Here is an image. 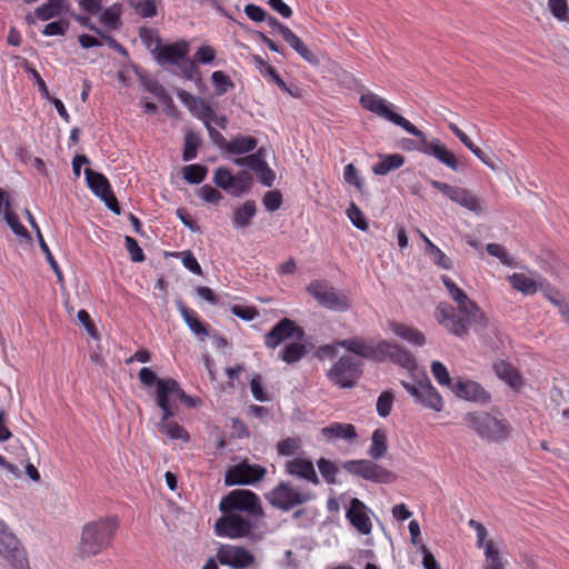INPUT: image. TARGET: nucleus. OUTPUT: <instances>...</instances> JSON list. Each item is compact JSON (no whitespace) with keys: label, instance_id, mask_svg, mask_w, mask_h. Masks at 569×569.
Instances as JSON below:
<instances>
[{"label":"nucleus","instance_id":"nucleus-1","mask_svg":"<svg viewBox=\"0 0 569 569\" xmlns=\"http://www.w3.org/2000/svg\"><path fill=\"white\" fill-rule=\"evenodd\" d=\"M359 102L365 110L370 111L376 116L392 122L396 126H399L408 133L417 137L419 139V144L417 147L418 151L427 156L435 157L439 162L446 164L453 171L458 170V161L455 154L443 143H441L440 140H428L421 130H419L405 117L395 112L393 108L396 107L385 98L368 91L360 96Z\"/></svg>","mask_w":569,"mask_h":569},{"label":"nucleus","instance_id":"nucleus-2","mask_svg":"<svg viewBox=\"0 0 569 569\" xmlns=\"http://www.w3.org/2000/svg\"><path fill=\"white\" fill-rule=\"evenodd\" d=\"M441 281L457 303V310L448 302H440L436 308L435 317L447 331L457 337H465L469 333L470 326L481 322L483 313L450 277L443 274Z\"/></svg>","mask_w":569,"mask_h":569},{"label":"nucleus","instance_id":"nucleus-3","mask_svg":"<svg viewBox=\"0 0 569 569\" xmlns=\"http://www.w3.org/2000/svg\"><path fill=\"white\" fill-rule=\"evenodd\" d=\"M139 380L146 388L152 386L154 389L156 405L160 409H166V415H176L178 410L177 400L184 403L188 408H194L200 402L199 398L191 397L180 387L179 382L173 378H159L157 373L148 367H143L139 371Z\"/></svg>","mask_w":569,"mask_h":569},{"label":"nucleus","instance_id":"nucleus-4","mask_svg":"<svg viewBox=\"0 0 569 569\" xmlns=\"http://www.w3.org/2000/svg\"><path fill=\"white\" fill-rule=\"evenodd\" d=\"M119 522L116 517L100 518L82 528L79 552L82 557H93L107 550L117 533Z\"/></svg>","mask_w":569,"mask_h":569},{"label":"nucleus","instance_id":"nucleus-5","mask_svg":"<svg viewBox=\"0 0 569 569\" xmlns=\"http://www.w3.org/2000/svg\"><path fill=\"white\" fill-rule=\"evenodd\" d=\"M467 426L482 440L501 443L512 433V426L500 412L472 411L463 417Z\"/></svg>","mask_w":569,"mask_h":569},{"label":"nucleus","instance_id":"nucleus-6","mask_svg":"<svg viewBox=\"0 0 569 569\" xmlns=\"http://www.w3.org/2000/svg\"><path fill=\"white\" fill-rule=\"evenodd\" d=\"M307 292L313 297L319 305L327 309L339 312H345L350 309L349 297L346 293L336 290V288L327 280H312L307 286Z\"/></svg>","mask_w":569,"mask_h":569},{"label":"nucleus","instance_id":"nucleus-7","mask_svg":"<svg viewBox=\"0 0 569 569\" xmlns=\"http://www.w3.org/2000/svg\"><path fill=\"white\" fill-rule=\"evenodd\" d=\"M223 513L246 512L251 517H259L263 513L259 497L246 489H236L224 496L219 505Z\"/></svg>","mask_w":569,"mask_h":569},{"label":"nucleus","instance_id":"nucleus-8","mask_svg":"<svg viewBox=\"0 0 569 569\" xmlns=\"http://www.w3.org/2000/svg\"><path fill=\"white\" fill-rule=\"evenodd\" d=\"M362 375V362L350 356L340 357L328 370V379L341 389L352 388Z\"/></svg>","mask_w":569,"mask_h":569},{"label":"nucleus","instance_id":"nucleus-9","mask_svg":"<svg viewBox=\"0 0 569 569\" xmlns=\"http://www.w3.org/2000/svg\"><path fill=\"white\" fill-rule=\"evenodd\" d=\"M267 499L277 509L289 511L313 499V495L302 491L289 482H280L268 493Z\"/></svg>","mask_w":569,"mask_h":569},{"label":"nucleus","instance_id":"nucleus-10","mask_svg":"<svg viewBox=\"0 0 569 569\" xmlns=\"http://www.w3.org/2000/svg\"><path fill=\"white\" fill-rule=\"evenodd\" d=\"M0 556L11 569H31L24 548L4 523L0 525Z\"/></svg>","mask_w":569,"mask_h":569},{"label":"nucleus","instance_id":"nucleus-11","mask_svg":"<svg viewBox=\"0 0 569 569\" xmlns=\"http://www.w3.org/2000/svg\"><path fill=\"white\" fill-rule=\"evenodd\" d=\"M342 468L352 476L376 483H391L396 480L395 473L372 460H348L342 463Z\"/></svg>","mask_w":569,"mask_h":569},{"label":"nucleus","instance_id":"nucleus-12","mask_svg":"<svg viewBox=\"0 0 569 569\" xmlns=\"http://www.w3.org/2000/svg\"><path fill=\"white\" fill-rule=\"evenodd\" d=\"M84 176L91 191L99 197L113 213L120 214V204L106 176L90 168L84 169Z\"/></svg>","mask_w":569,"mask_h":569},{"label":"nucleus","instance_id":"nucleus-13","mask_svg":"<svg viewBox=\"0 0 569 569\" xmlns=\"http://www.w3.org/2000/svg\"><path fill=\"white\" fill-rule=\"evenodd\" d=\"M217 561L232 569H247L254 565L256 558L251 551L242 546L222 545L216 553Z\"/></svg>","mask_w":569,"mask_h":569},{"label":"nucleus","instance_id":"nucleus-14","mask_svg":"<svg viewBox=\"0 0 569 569\" xmlns=\"http://www.w3.org/2000/svg\"><path fill=\"white\" fill-rule=\"evenodd\" d=\"M253 523L237 513H224L214 525V531L220 537L239 539L250 535Z\"/></svg>","mask_w":569,"mask_h":569},{"label":"nucleus","instance_id":"nucleus-15","mask_svg":"<svg viewBox=\"0 0 569 569\" xmlns=\"http://www.w3.org/2000/svg\"><path fill=\"white\" fill-rule=\"evenodd\" d=\"M402 387L416 399L427 408L440 411L443 407V401L436 388L430 383L427 377L419 380L417 385L401 381Z\"/></svg>","mask_w":569,"mask_h":569},{"label":"nucleus","instance_id":"nucleus-16","mask_svg":"<svg viewBox=\"0 0 569 569\" xmlns=\"http://www.w3.org/2000/svg\"><path fill=\"white\" fill-rule=\"evenodd\" d=\"M430 184L440 191L442 194L448 197L451 201L460 204L461 207L475 212H482V206L480 200L472 194L468 189L450 186L446 182H441L438 180H430Z\"/></svg>","mask_w":569,"mask_h":569},{"label":"nucleus","instance_id":"nucleus-17","mask_svg":"<svg viewBox=\"0 0 569 569\" xmlns=\"http://www.w3.org/2000/svg\"><path fill=\"white\" fill-rule=\"evenodd\" d=\"M268 24L276 29L282 39L308 63L318 66L319 58L305 44V42L286 24L272 16L267 17Z\"/></svg>","mask_w":569,"mask_h":569},{"label":"nucleus","instance_id":"nucleus-18","mask_svg":"<svg viewBox=\"0 0 569 569\" xmlns=\"http://www.w3.org/2000/svg\"><path fill=\"white\" fill-rule=\"evenodd\" d=\"M305 330L289 318H282L264 336V346L268 349H276L283 341L290 338L302 340Z\"/></svg>","mask_w":569,"mask_h":569},{"label":"nucleus","instance_id":"nucleus-19","mask_svg":"<svg viewBox=\"0 0 569 569\" xmlns=\"http://www.w3.org/2000/svg\"><path fill=\"white\" fill-rule=\"evenodd\" d=\"M386 359H389L410 372L418 368L416 358L409 350L386 340H381L378 342L377 361H383Z\"/></svg>","mask_w":569,"mask_h":569},{"label":"nucleus","instance_id":"nucleus-20","mask_svg":"<svg viewBox=\"0 0 569 569\" xmlns=\"http://www.w3.org/2000/svg\"><path fill=\"white\" fill-rule=\"evenodd\" d=\"M266 475V469L258 465L242 462L230 467L224 476L227 486L250 485L260 481Z\"/></svg>","mask_w":569,"mask_h":569},{"label":"nucleus","instance_id":"nucleus-21","mask_svg":"<svg viewBox=\"0 0 569 569\" xmlns=\"http://www.w3.org/2000/svg\"><path fill=\"white\" fill-rule=\"evenodd\" d=\"M157 62L161 66H176L182 58L189 53V43L184 40L176 41L171 44H163L159 37H156V46L151 49Z\"/></svg>","mask_w":569,"mask_h":569},{"label":"nucleus","instance_id":"nucleus-22","mask_svg":"<svg viewBox=\"0 0 569 569\" xmlns=\"http://www.w3.org/2000/svg\"><path fill=\"white\" fill-rule=\"evenodd\" d=\"M453 393L467 401H473L479 403H487L490 401V395L485 390V388L473 381L468 379H459L452 386Z\"/></svg>","mask_w":569,"mask_h":569},{"label":"nucleus","instance_id":"nucleus-23","mask_svg":"<svg viewBox=\"0 0 569 569\" xmlns=\"http://www.w3.org/2000/svg\"><path fill=\"white\" fill-rule=\"evenodd\" d=\"M177 97L190 113L201 120L203 124L210 121V117L213 116V109L202 98L196 97L183 89L177 91Z\"/></svg>","mask_w":569,"mask_h":569},{"label":"nucleus","instance_id":"nucleus-24","mask_svg":"<svg viewBox=\"0 0 569 569\" xmlns=\"http://www.w3.org/2000/svg\"><path fill=\"white\" fill-rule=\"evenodd\" d=\"M284 471L289 476L303 479L312 485L320 483L312 461L307 458L296 457L288 460L284 465Z\"/></svg>","mask_w":569,"mask_h":569},{"label":"nucleus","instance_id":"nucleus-25","mask_svg":"<svg viewBox=\"0 0 569 569\" xmlns=\"http://www.w3.org/2000/svg\"><path fill=\"white\" fill-rule=\"evenodd\" d=\"M346 517L361 535H369L371 532L372 523L367 513V507L358 498L350 500Z\"/></svg>","mask_w":569,"mask_h":569},{"label":"nucleus","instance_id":"nucleus-26","mask_svg":"<svg viewBox=\"0 0 569 569\" xmlns=\"http://www.w3.org/2000/svg\"><path fill=\"white\" fill-rule=\"evenodd\" d=\"M320 435L323 440L329 443L338 440L352 442L358 437L356 427L351 423L345 422H331L330 425L321 428Z\"/></svg>","mask_w":569,"mask_h":569},{"label":"nucleus","instance_id":"nucleus-27","mask_svg":"<svg viewBox=\"0 0 569 569\" xmlns=\"http://www.w3.org/2000/svg\"><path fill=\"white\" fill-rule=\"evenodd\" d=\"M540 279L536 271H529V273L515 272L507 277L511 287L525 296H532L539 290Z\"/></svg>","mask_w":569,"mask_h":569},{"label":"nucleus","instance_id":"nucleus-28","mask_svg":"<svg viewBox=\"0 0 569 569\" xmlns=\"http://www.w3.org/2000/svg\"><path fill=\"white\" fill-rule=\"evenodd\" d=\"M339 347L361 358L377 361L378 343L372 345L361 337H353L338 341Z\"/></svg>","mask_w":569,"mask_h":569},{"label":"nucleus","instance_id":"nucleus-29","mask_svg":"<svg viewBox=\"0 0 569 569\" xmlns=\"http://www.w3.org/2000/svg\"><path fill=\"white\" fill-rule=\"evenodd\" d=\"M160 410L161 419L158 422L159 432L171 440H182L188 442L190 440L189 432L177 421L172 420L176 415H166V409Z\"/></svg>","mask_w":569,"mask_h":569},{"label":"nucleus","instance_id":"nucleus-30","mask_svg":"<svg viewBox=\"0 0 569 569\" xmlns=\"http://www.w3.org/2000/svg\"><path fill=\"white\" fill-rule=\"evenodd\" d=\"M390 329L396 336L410 342L413 346L421 347L426 343L425 335L413 327H409L400 322H391Z\"/></svg>","mask_w":569,"mask_h":569},{"label":"nucleus","instance_id":"nucleus-31","mask_svg":"<svg viewBox=\"0 0 569 569\" xmlns=\"http://www.w3.org/2000/svg\"><path fill=\"white\" fill-rule=\"evenodd\" d=\"M257 206L253 200H247L242 206L233 209L232 224L237 229H243L248 227L256 216Z\"/></svg>","mask_w":569,"mask_h":569},{"label":"nucleus","instance_id":"nucleus-32","mask_svg":"<svg viewBox=\"0 0 569 569\" xmlns=\"http://www.w3.org/2000/svg\"><path fill=\"white\" fill-rule=\"evenodd\" d=\"M258 140L251 136H234L226 144V151L230 154H243L253 151Z\"/></svg>","mask_w":569,"mask_h":569},{"label":"nucleus","instance_id":"nucleus-33","mask_svg":"<svg viewBox=\"0 0 569 569\" xmlns=\"http://www.w3.org/2000/svg\"><path fill=\"white\" fill-rule=\"evenodd\" d=\"M178 310L189 329L194 335L208 336L207 325L199 319L198 313L193 309L188 308L184 303L181 302L178 305Z\"/></svg>","mask_w":569,"mask_h":569},{"label":"nucleus","instance_id":"nucleus-34","mask_svg":"<svg viewBox=\"0 0 569 569\" xmlns=\"http://www.w3.org/2000/svg\"><path fill=\"white\" fill-rule=\"evenodd\" d=\"M497 376L507 382L510 387L517 389L522 385V379L519 372L510 363L500 360L493 365Z\"/></svg>","mask_w":569,"mask_h":569},{"label":"nucleus","instance_id":"nucleus-35","mask_svg":"<svg viewBox=\"0 0 569 569\" xmlns=\"http://www.w3.org/2000/svg\"><path fill=\"white\" fill-rule=\"evenodd\" d=\"M308 352V349L301 340H297L286 345L279 352V359L288 365L300 361Z\"/></svg>","mask_w":569,"mask_h":569},{"label":"nucleus","instance_id":"nucleus-36","mask_svg":"<svg viewBox=\"0 0 569 569\" xmlns=\"http://www.w3.org/2000/svg\"><path fill=\"white\" fill-rule=\"evenodd\" d=\"M405 163V157L399 153L388 154L372 167V171L378 176H386L390 171L399 169Z\"/></svg>","mask_w":569,"mask_h":569},{"label":"nucleus","instance_id":"nucleus-37","mask_svg":"<svg viewBox=\"0 0 569 569\" xmlns=\"http://www.w3.org/2000/svg\"><path fill=\"white\" fill-rule=\"evenodd\" d=\"M371 440L372 442L369 449V456L375 460L381 459L386 455L388 449L387 436L385 430L376 429L372 432Z\"/></svg>","mask_w":569,"mask_h":569},{"label":"nucleus","instance_id":"nucleus-38","mask_svg":"<svg viewBox=\"0 0 569 569\" xmlns=\"http://www.w3.org/2000/svg\"><path fill=\"white\" fill-rule=\"evenodd\" d=\"M4 220L7 221L10 229L19 237L29 238L28 230L19 221V217L11 209V202L6 201V210L3 212Z\"/></svg>","mask_w":569,"mask_h":569},{"label":"nucleus","instance_id":"nucleus-39","mask_svg":"<svg viewBox=\"0 0 569 569\" xmlns=\"http://www.w3.org/2000/svg\"><path fill=\"white\" fill-rule=\"evenodd\" d=\"M425 253L439 268L443 270H451L453 268V261L435 243H430L429 249Z\"/></svg>","mask_w":569,"mask_h":569},{"label":"nucleus","instance_id":"nucleus-40","mask_svg":"<svg viewBox=\"0 0 569 569\" xmlns=\"http://www.w3.org/2000/svg\"><path fill=\"white\" fill-rule=\"evenodd\" d=\"M233 178L234 180L232 181L230 190L231 194L238 197L250 190L252 186V177L248 171L242 170L238 172L236 176H233Z\"/></svg>","mask_w":569,"mask_h":569},{"label":"nucleus","instance_id":"nucleus-41","mask_svg":"<svg viewBox=\"0 0 569 569\" xmlns=\"http://www.w3.org/2000/svg\"><path fill=\"white\" fill-rule=\"evenodd\" d=\"M211 80L217 96H222L234 87L230 77L223 71L212 72Z\"/></svg>","mask_w":569,"mask_h":569},{"label":"nucleus","instance_id":"nucleus-42","mask_svg":"<svg viewBox=\"0 0 569 569\" xmlns=\"http://www.w3.org/2000/svg\"><path fill=\"white\" fill-rule=\"evenodd\" d=\"M207 172V168L202 164H189L183 168V178L189 183L198 184L204 180Z\"/></svg>","mask_w":569,"mask_h":569},{"label":"nucleus","instance_id":"nucleus-43","mask_svg":"<svg viewBox=\"0 0 569 569\" xmlns=\"http://www.w3.org/2000/svg\"><path fill=\"white\" fill-rule=\"evenodd\" d=\"M200 138L198 134L189 131L184 136V144H183V152H182V159L184 161L193 160L197 157V150L200 146Z\"/></svg>","mask_w":569,"mask_h":569},{"label":"nucleus","instance_id":"nucleus-44","mask_svg":"<svg viewBox=\"0 0 569 569\" xmlns=\"http://www.w3.org/2000/svg\"><path fill=\"white\" fill-rule=\"evenodd\" d=\"M38 240H39V246H40L41 251L44 253L48 263L50 264L51 269L53 270V272L57 276L58 282L62 283L63 282V273H62L57 260L54 259L53 254L51 253L49 246L44 241L43 236L41 234L40 230H38Z\"/></svg>","mask_w":569,"mask_h":569},{"label":"nucleus","instance_id":"nucleus-45","mask_svg":"<svg viewBox=\"0 0 569 569\" xmlns=\"http://www.w3.org/2000/svg\"><path fill=\"white\" fill-rule=\"evenodd\" d=\"M317 466L322 478L328 485H335L337 482L336 476L338 473V468L332 461L326 458H320L317 461Z\"/></svg>","mask_w":569,"mask_h":569},{"label":"nucleus","instance_id":"nucleus-46","mask_svg":"<svg viewBox=\"0 0 569 569\" xmlns=\"http://www.w3.org/2000/svg\"><path fill=\"white\" fill-rule=\"evenodd\" d=\"M176 66L179 68L180 74L187 80H196L200 77L196 61L188 58V56L182 58Z\"/></svg>","mask_w":569,"mask_h":569},{"label":"nucleus","instance_id":"nucleus-47","mask_svg":"<svg viewBox=\"0 0 569 569\" xmlns=\"http://www.w3.org/2000/svg\"><path fill=\"white\" fill-rule=\"evenodd\" d=\"M62 12L66 10L47 1L34 10V16L41 21H48L61 16Z\"/></svg>","mask_w":569,"mask_h":569},{"label":"nucleus","instance_id":"nucleus-48","mask_svg":"<svg viewBox=\"0 0 569 569\" xmlns=\"http://www.w3.org/2000/svg\"><path fill=\"white\" fill-rule=\"evenodd\" d=\"M539 291H541L543 297L553 306H557L563 299L560 291L547 279L539 280Z\"/></svg>","mask_w":569,"mask_h":569},{"label":"nucleus","instance_id":"nucleus-49","mask_svg":"<svg viewBox=\"0 0 569 569\" xmlns=\"http://www.w3.org/2000/svg\"><path fill=\"white\" fill-rule=\"evenodd\" d=\"M301 447V440L299 438H286L278 442L277 451L280 456H292Z\"/></svg>","mask_w":569,"mask_h":569},{"label":"nucleus","instance_id":"nucleus-50","mask_svg":"<svg viewBox=\"0 0 569 569\" xmlns=\"http://www.w3.org/2000/svg\"><path fill=\"white\" fill-rule=\"evenodd\" d=\"M137 14L142 18H152L157 14L156 0H138L132 4Z\"/></svg>","mask_w":569,"mask_h":569},{"label":"nucleus","instance_id":"nucleus-51","mask_svg":"<svg viewBox=\"0 0 569 569\" xmlns=\"http://www.w3.org/2000/svg\"><path fill=\"white\" fill-rule=\"evenodd\" d=\"M233 174L227 168L220 167L214 171L213 182L223 190H231Z\"/></svg>","mask_w":569,"mask_h":569},{"label":"nucleus","instance_id":"nucleus-52","mask_svg":"<svg viewBox=\"0 0 569 569\" xmlns=\"http://www.w3.org/2000/svg\"><path fill=\"white\" fill-rule=\"evenodd\" d=\"M347 216L350 219V221L352 222V224L355 227H357L358 229L366 231L369 228V224H368L363 213L361 212V210L358 208V206L356 203L352 202L349 206V208L347 210Z\"/></svg>","mask_w":569,"mask_h":569},{"label":"nucleus","instance_id":"nucleus-53","mask_svg":"<svg viewBox=\"0 0 569 569\" xmlns=\"http://www.w3.org/2000/svg\"><path fill=\"white\" fill-rule=\"evenodd\" d=\"M393 405V395L390 391H383L377 400V412L386 418L390 415Z\"/></svg>","mask_w":569,"mask_h":569},{"label":"nucleus","instance_id":"nucleus-54","mask_svg":"<svg viewBox=\"0 0 569 569\" xmlns=\"http://www.w3.org/2000/svg\"><path fill=\"white\" fill-rule=\"evenodd\" d=\"M176 256H179L181 258L183 267L190 270L192 273L198 276L202 274L201 266L199 264L194 254L190 250L178 252L176 253Z\"/></svg>","mask_w":569,"mask_h":569},{"label":"nucleus","instance_id":"nucleus-55","mask_svg":"<svg viewBox=\"0 0 569 569\" xmlns=\"http://www.w3.org/2000/svg\"><path fill=\"white\" fill-rule=\"evenodd\" d=\"M431 372L437 380V382L441 386H450L451 378L449 371L446 366L440 361H432L431 363Z\"/></svg>","mask_w":569,"mask_h":569},{"label":"nucleus","instance_id":"nucleus-56","mask_svg":"<svg viewBox=\"0 0 569 569\" xmlns=\"http://www.w3.org/2000/svg\"><path fill=\"white\" fill-rule=\"evenodd\" d=\"M548 8L552 16L560 21L568 19V2L567 0H548Z\"/></svg>","mask_w":569,"mask_h":569},{"label":"nucleus","instance_id":"nucleus-57","mask_svg":"<svg viewBox=\"0 0 569 569\" xmlns=\"http://www.w3.org/2000/svg\"><path fill=\"white\" fill-rule=\"evenodd\" d=\"M343 178L347 183L355 186L358 191L362 192L363 180L361 179L357 168L352 163H349L345 167Z\"/></svg>","mask_w":569,"mask_h":569},{"label":"nucleus","instance_id":"nucleus-58","mask_svg":"<svg viewBox=\"0 0 569 569\" xmlns=\"http://www.w3.org/2000/svg\"><path fill=\"white\" fill-rule=\"evenodd\" d=\"M487 252L500 260L505 266H512V258L508 254L505 247L499 243H488L486 247Z\"/></svg>","mask_w":569,"mask_h":569},{"label":"nucleus","instance_id":"nucleus-59","mask_svg":"<svg viewBox=\"0 0 569 569\" xmlns=\"http://www.w3.org/2000/svg\"><path fill=\"white\" fill-rule=\"evenodd\" d=\"M262 203L264 208L270 212L278 210L282 204L281 192L278 190H271L266 192L262 198Z\"/></svg>","mask_w":569,"mask_h":569},{"label":"nucleus","instance_id":"nucleus-60","mask_svg":"<svg viewBox=\"0 0 569 569\" xmlns=\"http://www.w3.org/2000/svg\"><path fill=\"white\" fill-rule=\"evenodd\" d=\"M124 242H126V249L128 250V252L130 254L131 261L142 262L146 259L142 249L140 248L138 241L134 238H132L130 236H126Z\"/></svg>","mask_w":569,"mask_h":569},{"label":"nucleus","instance_id":"nucleus-61","mask_svg":"<svg viewBox=\"0 0 569 569\" xmlns=\"http://www.w3.org/2000/svg\"><path fill=\"white\" fill-rule=\"evenodd\" d=\"M100 21L110 29H118L121 26L120 13L113 8L104 9Z\"/></svg>","mask_w":569,"mask_h":569},{"label":"nucleus","instance_id":"nucleus-62","mask_svg":"<svg viewBox=\"0 0 569 569\" xmlns=\"http://www.w3.org/2000/svg\"><path fill=\"white\" fill-rule=\"evenodd\" d=\"M485 556L487 559L486 566L505 565V562L501 559L500 552L498 548H496L492 540H489L485 545Z\"/></svg>","mask_w":569,"mask_h":569},{"label":"nucleus","instance_id":"nucleus-63","mask_svg":"<svg viewBox=\"0 0 569 569\" xmlns=\"http://www.w3.org/2000/svg\"><path fill=\"white\" fill-rule=\"evenodd\" d=\"M216 58V50L210 46H201L194 53V61L202 63V64H209L211 63Z\"/></svg>","mask_w":569,"mask_h":569},{"label":"nucleus","instance_id":"nucleus-64","mask_svg":"<svg viewBox=\"0 0 569 569\" xmlns=\"http://www.w3.org/2000/svg\"><path fill=\"white\" fill-rule=\"evenodd\" d=\"M231 312H232V315H234L246 321H251L259 315V312L257 311V309L254 307L240 306V305L232 306Z\"/></svg>","mask_w":569,"mask_h":569}]
</instances>
